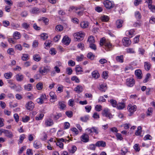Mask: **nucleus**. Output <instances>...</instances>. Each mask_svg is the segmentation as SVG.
Instances as JSON below:
<instances>
[{
  "instance_id": "nucleus-15",
  "label": "nucleus",
  "mask_w": 155,
  "mask_h": 155,
  "mask_svg": "<svg viewBox=\"0 0 155 155\" xmlns=\"http://www.w3.org/2000/svg\"><path fill=\"white\" fill-rule=\"evenodd\" d=\"M96 146L98 147H105L106 146V143L103 141H99L96 143Z\"/></svg>"
},
{
  "instance_id": "nucleus-52",
  "label": "nucleus",
  "mask_w": 155,
  "mask_h": 155,
  "mask_svg": "<svg viewBox=\"0 0 155 155\" xmlns=\"http://www.w3.org/2000/svg\"><path fill=\"white\" fill-rule=\"evenodd\" d=\"M108 77V73L107 71H104L103 72L102 77L104 79H107Z\"/></svg>"
},
{
  "instance_id": "nucleus-21",
  "label": "nucleus",
  "mask_w": 155,
  "mask_h": 155,
  "mask_svg": "<svg viewBox=\"0 0 155 155\" xmlns=\"http://www.w3.org/2000/svg\"><path fill=\"white\" fill-rule=\"evenodd\" d=\"M116 60L117 62L121 63H123L124 62L123 56L121 55L117 56L116 57Z\"/></svg>"
},
{
  "instance_id": "nucleus-64",
  "label": "nucleus",
  "mask_w": 155,
  "mask_h": 155,
  "mask_svg": "<svg viewBox=\"0 0 155 155\" xmlns=\"http://www.w3.org/2000/svg\"><path fill=\"white\" fill-rule=\"evenodd\" d=\"M3 25L4 26L7 27L9 25L10 23L8 21H3Z\"/></svg>"
},
{
  "instance_id": "nucleus-56",
  "label": "nucleus",
  "mask_w": 155,
  "mask_h": 155,
  "mask_svg": "<svg viewBox=\"0 0 155 155\" xmlns=\"http://www.w3.org/2000/svg\"><path fill=\"white\" fill-rule=\"evenodd\" d=\"M38 20L39 21L43 20L46 25H47L48 24V19L47 18L43 17H42L41 19H39Z\"/></svg>"
},
{
  "instance_id": "nucleus-49",
  "label": "nucleus",
  "mask_w": 155,
  "mask_h": 155,
  "mask_svg": "<svg viewBox=\"0 0 155 155\" xmlns=\"http://www.w3.org/2000/svg\"><path fill=\"white\" fill-rule=\"evenodd\" d=\"M149 8L153 12H155V6L151 5H148Z\"/></svg>"
},
{
  "instance_id": "nucleus-12",
  "label": "nucleus",
  "mask_w": 155,
  "mask_h": 155,
  "mask_svg": "<svg viewBox=\"0 0 155 155\" xmlns=\"http://www.w3.org/2000/svg\"><path fill=\"white\" fill-rule=\"evenodd\" d=\"M35 104L32 101L28 102L26 105V107L27 110H32L34 107Z\"/></svg>"
},
{
  "instance_id": "nucleus-62",
  "label": "nucleus",
  "mask_w": 155,
  "mask_h": 155,
  "mask_svg": "<svg viewBox=\"0 0 155 155\" xmlns=\"http://www.w3.org/2000/svg\"><path fill=\"white\" fill-rule=\"evenodd\" d=\"M66 71L67 72V74L69 75H71L72 73V70L71 68H68L66 69Z\"/></svg>"
},
{
  "instance_id": "nucleus-17",
  "label": "nucleus",
  "mask_w": 155,
  "mask_h": 155,
  "mask_svg": "<svg viewBox=\"0 0 155 155\" xmlns=\"http://www.w3.org/2000/svg\"><path fill=\"white\" fill-rule=\"evenodd\" d=\"M144 68L146 70L148 71L150 70L151 65L149 62L147 61L145 62L144 63Z\"/></svg>"
},
{
  "instance_id": "nucleus-37",
  "label": "nucleus",
  "mask_w": 155,
  "mask_h": 155,
  "mask_svg": "<svg viewBox=\"0 0 155 155\" xmlns=\"http://www.w3.org/2000/svg\"><path fill=\"white\" fill-rule=\"evenodd\" d=\"M34 146L36 148H38L41 146L40 142L36 141H35L34 143Z\"/></svg>"
},
{
  "instance_id": "nucleus-20",
  "label": "nucleus",
  "mask_w": 155,
  "mask_h": 155,
  "mask_svg": "<svg viewBox=\"0 0 155 155\" xmlns=\"http://www.w3.org/2000/svg\"><path fill=\"white\" fill-rule=\"evenodd\" d=\"M91 74L92 77L95 79L98 78L100 76V74L97 71H93Z\"/></svg>"
},
{
  "instance_id": "nucleus-19",
  "label": "nucleus",
  "mask_w": 155,
  "mask_h": 155,
  "mask_svg": "<svg viewBox=\"0 0 155 155\" xmlns=\"http://www.w3.org/2000/svg\"><path fill=\"white\" fill-rule=\"evenodd\" d=\"M83 88L81 85H78L75 88L74 91L77 93H81L83 91Z\"/></svg>"
},
{
  "instance_id": "nucleus-26",
  "label": "nucleus",
  "mask_w": 155,
  "mask_h": 155,
  "mask_svg": "<svg viewBox=\"0 0 155 155\" xmlns=\"http://www.w3.org/2000/svg\"><path fill=\"white\" fill-rule=\"evenodd\" d=\"M142 127L141 126H138L137 130L135 132V134L137 136H140L141 134Z\"/></svg>"
},
{
  "instance_id": "nucleus-32",
  "label": "nucleus",
  "mask_w": 155,
  "mask_h": 155,
  "mask_svg": "<svg viewBox=\"0 0 155 155\" xmlns=\"http://www.w3.org/2000/svg\"><path fill=\"white\" fill-rule=\"evenodd\" d=\"M135 16L136 18L138 20L140 19L141 18V13L139 11H136L135 12Z\"/></svg>"
},
{
  "instance_id": "nucleus-60",
  "label": "nucleus",
  "mask_w": 155,
  "mask_h": 155,
  "mask_svg": "<svg viewBox=\"0 0 155 155\" xmlns=\"http://www.w3.org/2000/svg\"><path fill=\"white\" fill-rule=\"evenodd\" d=\"M68 64L70 66H74L75 64V62L72 60H69L68 62Z\"/></svg>"
},
{
  "instance_id": "nucleus-9",
  "label": "nucleus",
  "mask_w": 155,
  "mask_h": 155,
  "mask_svg": "<svg viewBox=\"0 0 155 155\" xmlns=\"http://www.w3.org/2000/svg\"><path fill=\"white\" fill-rule=\"evenodd\" d=\"M47 99L46 95L45 94H42L40 98L37 99V101L39 104H42L44 103V101Z\"/></svg>"
},
{
  "instance_id": "nucleus-51",
  "label": "nucleus",
  "mask_w": 155,
  "mask_h": 155,
  "mask_svg": "<svg viewBox=\"0 0 155 155\" xmlns=\"http://www.w3.org/2000/svg\"><path fill=\"white\" fill-rule=\"evenodd\" d=\"M102 107L101 105H96L95 107V109L96 111H100L102 110Z\"/></svg>"
},
{
  "instance_id": "nucleus-45",
  "label": "nucleus",
  "mask_w": 155,
  "mask_h": 155,
  "mask_svg": "<svg viewBox=\"0 0 155 155\" xmlns=\"http://www.w3.org/2000/svg\"><path fill=\"white\" fill-rule=\"evenodd\" d=\"M65 114L68 117L70 118L72 117L73 113L71 111H68L66 112Z\"/></svg>"
},
{
  "instance_id": "nucleus-8",
  "label": "nucleus",
  "mask_w": 155,
  "mask_h": 155,
  "mask_svg": "<svg viewBox=\"0 0 155 155\" xmlns=\"http://www.w3.org/2000/svg\"><path fill=\"white\" fill-rule=\"evenodd\" d=\"M70 42V38H69L67 35L64 36L62 40V43L64 45H69Z\"/></svg>"
},
{
  "instance_id": "nucleus-16",
  "label": "nucleus",
  "mask_w": 155,
  "mask_h": 155,
  "mask_svg": "<svg viewBox=\"0 0 155 155\" xmlns=\"http://www.w3.org/2000/svg\"><path fill=\"white\" fill-rule=\"evenodd\" d=\"M16 80L18 81H21L23 80L24 78V76L20 73L18 74L15 75Z\"/></svg>"
},
{
  "instance_id": "nucleus-54",
  "label": "nucleus",
  "mask_w": 155,
  "mask_h": 155,
  "mask_svg": "<svg viewBox=\"0 0 155 155\" xmlns=\"http://www.w3.org/2000/svg\"><path fill=\"white\" fill-rule=\"evenodd\" d=\"M87 56L88 58L90 59L91 60L93 59L94 57V56L93 55L91 52L88 53Z\"/></svg>"
},
{
  "instance_id": "nucleus-48",
  "label": "nucleus",
  "mask_w": 155,
  "mask_h": 155,
  "mask_svg": "<svg viewBox=\"0 0 155 155\" xmlns=\"http://www.w3.org/2000/svg\"><path fill=\"white\" fill-rule=\"evenodd\" d=\"M40 36L41 38L44 40L47 39L48 37L47 35L45 33L41 34Z\"/></svg>"
},
{
  "instance_id": "nucleus-35",
  "label": "nucleus",
  "mask_w": 155,
  "mask_h": 155,
  "mask_svg": "<svg viewBox=\"0 0 155 155\" xmlns=\"http://www.w3.org/2000/svg\"><path fill=\"white\" fill-rule=\"evenodd\" d=\"M51 41L50 40H47L45 43V48L48 49L50 48V45L51 43Z\"/></svg>"
},
{
  "instance_id": "nucleus-57",
  "label": "nucleus",
  "mask_w": 155,
  "mask_h": 155,
  "mask_svg": "<svg viewBox=\"0 0 155 155\" xmlns=\"http://www.w3.org/2000/svg\"><path fill=\"white\" fill-rule=\"evenodd\" d=\"M89 47L91 49L94 51L96 50L97 49L96 45L94 43L90 44L89 45Z\"/></svg>"
},
{
  "instance_id": "nucleus-11",
  "label": "nucleus",
  "mask_w": 155,
  "mask_h": 155,
  "mask_svg": "<svg viewBox=\"0 0 155 155\" xmlns=\"http://www.w3.org/2000/svg\"><path fill=\"white\" fill-rule=\"evenodd\" d=\"M112 45L110 41H107L106 42H105L104 48L107 51H110L111 48H112Z\"/></svg>"
},
{
  "instance_id": "nucleus-24",
  "label": "nucleus",
  "mask_w": 155,
  "mask_h": 155,
  "mask_svg": "<svg viewBox=\"0 0 155 155\" xmlns=\"http://www.w3.org/2000/svg\"><path fill=\"white\" fill-rule=\"evenodd\" d=\"M45 124L46 126H50L53 124V122L52 120L49 119L46 120Z\"/></svg>"
},
{
  "instance_id": "nucleus-29",
  "label": "nucleus",
  "mask_w": 155,
  "mask_h": 155,
  "mask_svg": "<svg viewBox=\"0 0 155 155\" xmlns=\"http://www.w3.org/2000/svg\"><path fill=\"white\" fill-rule=\"evenodd\" d=\"M58 105L59 108L61 109L64 110L66 107L64 103L63 102L59 101Z\"/></svg>"
},
{
  "instance_id": "nucleus-22",
  "label": "nucleus",
  "mask_w": 155,
  "mask_h": 155,
  "mask_svg": "<svg viewBox=\"0 0 155 155\" xmlns=\"http://www.w3.org/2000/svg\"><path fill=\"white\" fill-rule=\"evenodd\" d=\"M135 74L136 76L139 79H141L142 78V73L140 70L139 69L136 70L135 71Z\"/></svg>"
},
{
  "instance_id": "nucleus-23",
  "label": "nucleus",
  "mask_w": 155,
  "mask_h": 155,
  "mask_svg": "<svg viewBox=\"0 0 155 155\" xmlns=\"http://www.w3.org/2000/svg\"><path fill=\"white\" fill-rule=\"evenodd\" d=\"M125 104L124 103H119L117 104V108L119 110L124 109L125 107Z\"/></svg>"
},
{
  "instance_id": "nucleus-39",
  "label": "nucleus",
  "mask_w": 155,
  "mask_h": 155,
  "mask_svg": "<svg viewBox=\"0 0 155 155\" xmlns=\"http://www.w3.org/2000/svg\"><path fill=\"white\" fill-rule=\"evenodd\" d=\"M36 87L38 90H41L43 87V84L41 82L38 83L36 85Z\"/></svg>"
},
{
  "instance_id": "nucleus-1",
  "label": "nucleus",
  "mask_w": 155,
  "mask_h": 155,
  "mask_svg": "<svg viewBox=\"0 0 155 155\" xmlns=\"http://www.w3.org/2000/svg\"><path fill=\"white\" fill-rule=\"evenodd\" d=\"M50 69V67L47 65L42 66L39 68V73L43 75L48 73Z\"/></svg>"
},
{
  "instance_id": "nucleus-63",
  "label": "nucleus",
  "mask_w": 155,
  "mask_h": 155,
  "mask_svg": "<svg viewBox=\"0 0 155 155\" xmlns=\"http://www.w3.org/2000/svg\"><path fill=\"white\" fill-rule=\"evenodd\" d=\"M121 155H125L127 152V150L126 148H124L121 150Z\"/></svg>"
},
{
  "instance_id": "nucleus-61",
  "label": "nucleus",
  "mask_w": 155,
  "mask_h": 155,
  "mask_svg": "<svg viewBox=\"0 0 155 155\" xmlns=\"http://www.w3.org/2000/svg\"><path fill=\"white\" fill-rule=\"evenodd\" d=\"M77 149L75 146H73L72 147L71 149L70 150V152L72 153H74L76 150Z\"/></svg>"
},
{
  "instance_id": "nucleus-13",
  "label": "nucleus",
  "mask_w": 155,
  "mask_h": 155,
  "mask_svg": "<svg viewBox=\"0 0 155 155\" xmlns=\"http://www.w3.org/2000/svg\"><path fill=\"white\" fill-rule=\"evenodd\" d=\"M81 140L84 142H87L89 141V137L87 134H84L81 137Z\"/></svg>"
},
{
  "instance_id": "nucleus-38",
  "label": "nucleus",
  "mask_w": 155,
  "mask_h": 155,
  "mask_svg": "<svg viewBox=\"0 0 155 155\" xmlns=\"http://www.w3.org/2000/svg\"><path fill=\"white\" fill-rule=\"evenodd\" d=\"M32 88V85L30 84H28L27 85H25V89L28 91L31 90Z\"/></svg>"
},
{
  "instance_id": "nucleus-42",
  "label": "nucleus",
  "mask_w": 155,
  "mask_h": 155,
  "mask_svg": "<svg viewBox=\"0 0 155 155\" xmlns=\"http://www.w3.org/2000/svg\"><path fill=\"white\" fill-rule=\"evenodd\" d=\"M106 86L103 84H101L100 86L99 90L101 91L105 92L106 89Z\"/></svg>"
},
{
  "instance_id": "nucleus-59",
  "label": "nucleus",
  "mask_w": 155,
  "mask_h": 155,
  "mask_svg": "<svg viewBox=\"0 0 155 155\" xmlns=\"http://www.w3.org/2000/svg\"><path fill=\"white\" fill-rule=\"evenodd\" d=\"M102 21L104 22H107L109 20V17L107 16L104 15L101 18Z\"/></svg>"
},
{
  "instance_id": "nucleus-5",
  "label": "nucleus",
  "mask_w": 155,
  "mask_h": 155,
  "mask_svg": "<svg viewBox=\"0 0 155 155\" xmlns=\"http://www.w3.org/2000/svg\"><path fill=\"white\" fill-rule=\"evenodd\" d=\"M122 43L124 45L127 47L131 44V41L127 37H124L122 40Z\"/></svg>"
},
{
  "instance_id": "nucleus-31",
  "label": "nucleus",
  "mask_w": 155,
  "mask_h": 155,
  "mask_svg": "<svg viewBox=\"0 0 155 155\" xmlns=\"http://www.w3.org/2000/svg\"><path fill=\"white\" fill-rule=\"evenodd\" d=\"M33 59L36 61H40L41 58L39 54H36L34 55L33 57Z\"/></svg>"
},
{
  "instance_id": "nucleus-43",
  "label": "nucleus",
  "mask_w": 155,
  "mask_h": 155,
  "mask_svg": "<svg viewBox=\"0 0 155 155\" xmlns=\"http://www.w3.org/2000/svg\"><path fill=\"white\" fill-rule=\"evenodd\" d=\"M153 109L151 108H149L147 110L146 112L147 116H150L152 114Z\"/></svg>"
},
{
  "instance_id": "nucleus-30",
  "label": "nucleus",
  "mask_w": 155,
  "mask_h": 155,
  "mask_svg": "<svg viewBox=\"0 0 155 155\" xmlns=\"http://www.w3.org/2000/svg\"><path fill=\"white\" fill-rule=\"evenodd\" d=\"M29 59V56L27 54H23L21 57V59L23 61H26Z\"/></svg>"
},
{
  "instance_id": "nucleus-28",
  "label": "nucleus",
  "mask_w": 155,
  "mask_h": 155,
  "mask_svg": "<svg viewBox=\"0 0 155 155\" xmlns=\"http://www.w3.org/2000/svg\"><path fill=\"white\" fill-rule=\"evenodd\" d=\"M87 41L89 42L90 44L94 43L95 42L94 38L93 36H91L89 37L88 38Z\"/></svg>"
},
{
  "instance_id": "nucleus-6",
  "label": "nucleus",
  "mask_w": 155,
  "mask_h": 155,
  "mask_svg": "<svg viewBox=\"0 0 155 155\" xmlns=\"http://www.w3.org/2000/svg\"><path fill=\"white\" fill-rule=\"evenodd\" d=\"M41 10L36 7L32 8L30 10V12L33 14H38L41 12Z\"/></svg>"
},
{
  "instance_id": "nucleus-44",
  "label": "nucleus",
  "mask_w": 155,
  "mask_h": 155,
  "mask_svg": "<svg viewBox=\"0 0 155 155\" xmlns=\"http://www.w3.org/2000/svg\"><path fill=\"white\" fill-rule=\"evenodd\" d=\"M107 41H105V38L103 37L101 38L100 40V45L101 46H102L104 45L105 42H106Z\"/></svg>"
},
{
  "instance_id": "nucleus-36",
  "label": "nucleus",
  "mask_w": 155,
  "mask_h": 155,
  "mask_svg": "<svg viewBox=\"0 0 155 155\" xmlns=\"http://www.w3.org/2000/svg\"><path fill=\"white\" fill-rule=\"evenodd\" d=\"M89 116L88 115H86L84 117H81L80 118L81 120L84 122L87 121L89 119Z\"/></svg>"
},
{
  "instance_id": "nucleus-34",
  "label": "nucleus",
  "mask_w": 155,
  "mask_h": 155,
  "mask_svg": "<svg viewBox=\"0 0 155 155\" xmlns=\"http://www.w3.org/2000/svg\"><path fill=\"white\" fill-rule=\"evenodd\" d=\"M75 70L77 74H80V72L82 71V68L79 65L76 66Z\"/></svg>"
},
{
  "instance_id": "nucleus-10",
  "label": "nucleus",
  "mask_w": 155,
  "mask_h": 155,
  "mask_svg": "<svg viewBox=\"0 0 155 155\" xmlns=\"http://www.w3.org/2000/svg\"><path fill=\"white\" fill-rule=\"evenodd\" d=\"M127 109L131 114H133L137 110V106L135 105L133 106L129 104L127 107Z\"/></svg>"
},
{
  "instance_id": "nucleus-53",
  "label": "nucleus",
  "mask_w": 155,
  "mask_h": 155,
  "mask_svg": "<svg viewBox=\"0 0 155 155\" xmlns=\"http://www.w3.org/2000/svg\"><path fill=\"white\" fill-rule=\"evenodd\" d=\"M25 138V135L23 134L20 136L19 137V143H21L24 139Z\"/></svg>"
},
{
  "instance_id": "nucleus-46",
  "label": "nucleus",
  "mask_w": 155,
  "mask_h": 155,
  "mask_svg": "<svg viewBox=\"0 0 155 155\" xmlns=\"http://www.w3.org/2000/svg\"><path fill=\"white\" fill-rule=\"evenodd\" d=\"M22 27L25 29H27L30 27V25L28 23L24 22L22 24Z\"/></svg>"
},
{
  "instance_id": "nucleus-7",
  "label": "nucleus",
  "mask_w": 155,
  "mask_h": 155,
  "mask_svg": "<svg viewBox=\"0 0 155 155\" xmlns=\"http://www.w3.org/2000/svg\"><path fill=\"white\" fill-rule=\"evenodd\" d=\"M134 80L132 78H127L126 79V84L130 87H132L134 84Z\"/></svg>"
},
{
  "instance_id": "nucleus-41",
  "label": "nucleus",
  "mask_w": 155,
  "mask_h": 155,
  "mask_svg": "<svg viewBox=\"0 0 155 155\" xmlns=\"http://www.w3.org/2000/svg\"><path fill=\"white\" fill-rule=\"evenodd\" d=\"M63 27L61 25H58L56 26L55 30L56 31H61L63 30Z\"/></svg>"
},
{
  "instance_id": "nucleus-25",
  "label": "nucleus",
  "mask_w": 155,
  "mask_h": 155,
  "mask_svg": "<svg viewBox=\"0 0 155 155\" xmlns=\"http://www.w3.org/2000/svg\"><path fill=\"white\" fill-rule=\"evenodd\" d=\"M89 23L87 21H83L81 22V26L83 28H87L88 26Z\"/></svg>"
},
{
  "instance_id": "nucleus-18",
  "label": "nucleus",
  "mask_w": 155,
  "mask_h": 155,
  "mask_svg": "<svg viewBox=\"0 0 155 155\" xmlns=\"http://www.w3.org/2000/svg\"><path fill=\"white\" fill-rule=\"evenodd\" d=\"M123 21L121 19L117 20L116 21V25L117 28H120L122 26Z\"/></svg>"
},
{
  "instance_id": "nucleus-40",
  "label": "nucleus",
  "mask_w": 155,
  "mask_h": 155,
  "mask_svg": "<svg viewBox=\"0 0 155 155\" xmlns=\"http://www.w3.org/2000/svg\"><path fill=\"white\" fill-rule=\"evenodd\" d=\"M110 102L112 105L114 107H117V104L116 101L113 99H111L110 100Z\"/></svg>"
},
{
  "instance_id": "nucleus-2",
  "label": "nucleus",
  "mask_w": 155,
  "mask_h": 155,
  "mask_svg": "<svg viewBox=\"0 0 155 155\" xmlns=\"http://www.w3.org/2000/svg\"><path fill=\"white\" fill-rule=\"evenodd\" d=\"M102 114L103 116L108 117L109 119L112 117V115L108 108L104 109L102 111Z\"/></svg>"
},
{
  "instance_id": "nucleus-14",
  "label": "nucleus",
  "mask_w": 155,
  "mask_h": 155,
  "mask_svg": "<svg viewBox=\"0 0 155 155\" xmlns=\"http://www.w3.org/2000/svg\"><path fill=\"white\" fill-rule=\"evenodd\" d=\"M3 133L5 134L6 137L9 138H12L13 136L12 132L8 130L4 129Z\"/></svg>"
},
{
  "instance_id": "nucleus-33",
  "label": "nucleus",
  "mask_w": 155,
  "mask_h": 155,
  "mask_svg": "<svg viewBox=\"0 0 155 155\" xmlns=\"http://www.w3.org/2000/svg\"><path fill=\"white\" fill-rule=\"evenodd\" d=\"M12 76V73L11 72L5 73L4 74V76L6 79H9L11 78Z\"/></svg>"
},
{
  "instance_id": "nucleus-47",
  "label": "nucleus",
  "mask_w": 155,
  "mask_h": 155,
  "mask_svg": "<svg viewBox=\"0 0 155 155\" xmlns=\"http://www.w3.org/2000/svg\"><path fill=\"white\" fill-rule=\"evenodd\" d=\"M96 144H91L89 145L88 149H89L94 150L96 148Z\"/></svg>"
},
{
  "instance_id": "nucleus-50",
  "label": "nucleus",
  "mask_w": 155,
  "mask_h": 155,
  "mask_svg": "<svg viewBox=\"0 0 155 155\" xmlns=\"http://www.w3.org/2000/svg\"><path fill=\"white\" fill-rule=\"evenodd\" d=\"M71 80L72 81H74L76 83H79L80 80L79 78L76 76L72 77L71 78Z\"/></svg>"
},
{
  "instance_id": "nucleus-27",
  "label": "nucleus",
  "mask_w": 155,
  "mask_h": 155,
  "mask_svg": "<svg viewBox=\"0 0 155 155\" xmlns=\"http://www.w3.org/2000/svg\"><path fill=\"white\" fill-rule=\"evenodd\" d=\"M21 37L20 34L18 31H15L13 34L14 38L15 39H19Z\"/></svg>"
},
{
  "instance_id": "nucleus-58",
  "label": "nucleus",
  "mask_w": 155,
  "mask_h": 155,
  "mask_svg": "<svg viewBox=\"0 0 155 155\" xmlns=\"http://www.w3.org/2000/svg\"><path fill=\"white\" fill-rule=\"evenodd\" d=\"M56 144L57 146H58L60 148L62 149L63 148V144L61 142L57 140V142L56 143Z\"/></svg>"
},
{
  "instance_id": "nucleus-4",
  "label": "nucleus",
  "mask_w": 155,
  "mask_h": 155,
  "mask_svg": "<svg viewBox=\"0 0 155 155\" xmlns=\"http://www.w3.org/2000/svg\"><path fill=\"white\" fill-rule=\"evenodd\" d=\"M104 4L106 8L110 9L113 8L114 5L111 1L108 0L105 1L104 2Z\"/></svg>"
},
{
  "instance_id": "nucleus-55",
  "label": "nucleus",
  "mask_w": 155,
  "mask_h": 155,
  "mask_svg": "<svg viewBox=\"0 0 155 155\" xmlns=\"http://www.w3.org/2000/svg\"><path fill=\"white\" fill-rule=\"evenodd\" d=\"M49 95L51 98H57V96L54 92H51L49 93Z\"/></svg>"
},
{
  "instance_id": "nucleus-3",
  "label": "nucleus",
  "mask_w": 155,
  "mask_h": 155,
  "mask_svg": "<svg viewBox=\"0 0 155 155\" xmlns=\"http://www.w3.org/2000/svg\"><path fill=\"white\" fill-rule=\"evenodd\" d=\"M85 35L84 33L81 32H78L76 34L77 37L75 38V40L76 41H80L82 40Z\"/></svg>"
}]
</instances>
